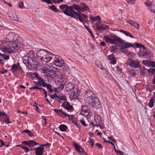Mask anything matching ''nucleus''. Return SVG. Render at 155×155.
Masks as SVG:
<instances>
[{
  "instance_id": "obj_1",
  "label": "nucleus",
  "mask_w": 155,
  "mask_h": 155,
  "mask_svg": "<svg viewBox=\"0 0 155 155\" xmlns=\"http://www.w3.org/2000/svg\"><path fill=\"white\" fill-rule=\"evenodd\" d=\"M6 39L8 40L7 42L5 45L1 48V50L8 54L18 51L21 45L18 35L13 33H10L6 36Z\"/></svg>"
},
{
  "instance_id": "obj_2",
  "label": "nucleus",
  "mask_w": 155,
  "mask_h": 155,
  "mask_svg": "<svg viewBox=\"0 0 155 155\" xmlns=\"http://www.w3.org/2000/svg\"><path fill=\"white\" fill-rule=\"evenodd\" d=\"M31 54L30 56L23 57L22 66L27 67L28 69L31 70H36L38 62L34 53Z\"/></svg>"
},
{
  "instance_id": "obj_3",
  "label": "nucleus",
  "mask_w": 155,
  "mask_h": 155,
  "mask_svg": "<svg viewBox=\"0 0 155 155\" xmlns=\"http://www.w3.org/2000/svg\"><path fill=\"white\" fill-rule=\"evenodd\" d=\"M74 84L71 83H68L66 86V90L67 91H70L71 94L69 98L71 100L76 99L79 95L78 89L74 88Z\"/></svg>"
},
{
  "instance_id": "obj_4",
  "label": "nucleus",
  "mask_w": 155,
  "mask_h": 155,
  "mask_svg": "<svg viewBox=\"0 0 155 155\" xmlns=\"http://www.w3.org/2000/svg\"><path fill=\"white\" fill-rule=\"evenodd\" d=\"M38 57L45 62H48L52 59V57L45 50H41L37 53Z\"/></svg>"
},
{
  "instance_id": "obj_5",
  "label": "nucleus",
  "mask_w": 155,
  "mask_h": 155,
  "mask_svg": "<svg viewBox=\"0 0 155 155\" xmlns=\"http://www.w3.org/2000/svg\"><path fill=\"white\" fill-rule=\"evenodd\" d=\"M74 7L73 5L69 7V15H68L71 17L74 18L75 19H77L78 18L79 21L81 22H84V20H82V17L81 16V15L78 12L74 11Z\"/></svg>"
},
{
  "instance_id": "obj_6",
  "label": "nucleus",
  "mask_w": 155,
  "mask_h": 155,
  "mask_svg": "<svg viewBox=\"0 0 155 155\" xmlns=\"http://www.w3.org/2000/svg\"><path fill=\"white\" fill-rule=\"evenodd\" d=\"M89 103L93 107L96 109L100 108L101 107V103L99 99L97 97H94L93 98L90 99Z\"/></svg>"
},
{
  "instance_id": "obj_7",
  "label": "nucleus",
  "mask_w": 155,
  "mask_h": 155,
  "mask_svg": "<svg viewBox=\"0 0 155 155\" xmlns=\"http://www.w3.org/2000/svg\"><path fill=\"white\" fill-rule=\"evenodd\" d=\"M54 64L57 66L61 67L64 64V61L58 56H56L54 58Z\"/></svg>"
},
{
  "instance_id": "obj_8",
  "label": "nucleus",
  "mask_w": 155,
  "mask_h": 155,
  "mask_svg": "<svg viewBox=\"0 0 155 155\" xmlns=\"http://www.w3.org/2000/svg\"><path fill=\"white\" fill-rule=\"evenodd\" d=\"M128 65L131 67L134 68H139L141 69V68L139 65L140 62L137 60H133L131 58L128 59Z\"/></svg>"
},
{
  "instance_id": "obj_9",
  "label": "nucleus",
  "mask_w": 155,
  "mask_h": 155,
  "mask_svg": "<svg viewBox=\"0 0 155 155\" xmlns=\"http://www.w3.org/2000/svg\"><path fill=\"white\" fill-rule=\"evenodd\" d=\"M94 120L97 127H99L101 129L103 128L102 120L101 117L98 114L95 115L94 117Z\"/></svg>"
},
{
  "instance_id": "obj_10",
  "label": "nucleus",
  "mask_w": 155,
  "mask_h": 155,
  "mask_svg": "<svg viewBox=\"0 0 155 155\" xmlns=\"http://www.w3.org/2000/svg\"><path fill=\"white\" fill-rule=\"evenodd\" d=\"M81 110L80 114L83 116L87 117L89 114L90 109L87 106L82 105Z\"/></svg>"
},
{
  "instance_id": "obj_11",
  "label": "nucleus",
  "mask_w": 155,
  "mask_h": 155,
  "mask_svg": "<svg viewBox=\"0 0 155 155\" xmlns=\"http://www.w3.org/2000/svg\"><path fill=\"white\" fill-rule=\"evenodd\" d=\"M73 6L75 10L77 11L78 12V13L81 15V16L82 17V20H84V22H86L87 20V18H88V17L85 15L82 14L80 12V5L78 6V5L75 4H73Z\"/></svg>"
},
{
  "instance_id": "obj_12",
  "label": "nucleus",
  "mask_w": 155,
  "mask_h": 155,
  "mask_svg": "<svg viewBox=\"0 0 155 155\" xmlns=\"http://www.w3.org/2000/svg\"><path fill=\"white\" fill-rule=\"evenodd\" d=\"M61 10H62L64 14L67 15H69V6L66 5H61L59 6Z\"/></svg>"
},
{
  "instance_id": "obj_13",
  "label": "nucleus",
  "mask_w": 155,
  "mask_h": 155,
  "mask_svg": "<svg viewBox=\"0 0 155 155\" xmlns=\"http://www.w3.org/2000/svg\"><path fill=\"white\" fill-rule=\"evenodd\" d=\"M22 143L25 144L26 146H28L29 148H31L33 147L35 145L38 144L34 140L23 141L22 142Z\"/></svg>"
},
{
  "instance_id": "obj_14",
  "label": "nucleus",
  "mask_w": 155,
  "mask_h": 155,
  "mask_svg": "<svg viewBox=\"0 0 155 155\" xmlns=\"http://www.w3.org/2000/svg\"><path fill=\"white\" fill-rule=\"evenodd\" d=\"M121 44L122 46V48H120V49H122V48H128L130 47H134V46L133 44H132L131 43H129L127 42H126L125 41L123 40L121 42Z\"/></svg>"
},
{
  "instance_id": "obj_15",
  "label": "nucleus",
  "mask_w": 155,
  "mask_h": 155,
  "mask_svg": "<svg viewBox=\"0 0 155 155\" xmlns=\"http://www.w3.org/2000/svg\"><path fill=\"white\" fill-rule=\"evenodd\" d=\"M8 15L9 18L12 20L18 21V19L15 12H10L8 13Z\"/></svg>"
},
{
  "instance_id": "obj_16",
  "label": "nucleus",
  "mask_w": 155,
  "mask_h": 155,
  "mask_svg": "<svg viewBox=\"0 0 155 155\" xmlns=\"http://www.w3.org/2000/svg\"><path fill=\"white\" fill-rule=\"evenodd\" d=\"M54 111L58 115L60 116H62V115H63L65 117L68 116L69 117L70 119V115L69 114H67L66 113H65L64 112L62 111L61 110H57L55 109H53Z\"/></svg>"
},
{
  "instance_id": "obj_17",
  "label": "nucleus",
  "mask_w": 155,
  "mask_h": 155,
  "mask_svg": "<svg viewBox=\"0 0 155 155\" xmlns=\"http://www.w3.org/2000/svg\"><path fill=\"white\" fill-rule=\"evenodd\" d=\"M128 23L130 24L131 26L134 27L137 29L139 28V25L134 21L132 20H129Z\"/></svg>"
},
{
  "instance_id": "obj_18",
  "label": "nucleus",
  "mask_w": 155,
  "mask_h": 155,
  "mask_svg": "<svg viewBox=\"0 0 155 155\" xmlns=\"http://www.w3.org/2000/svg\"><path fill=\"white\" fill-rule=\"evenodd\" d=\"M93 92L91 90H88L86 93L85 96L89 100V101L90 99L93 98L94 97L93 96Z\"/></svg>"
},
{
  "instance_id": "obj_19",
  "label": "nucleus",
  "mask_w": 155,
  "mask_h": 155,
  "mask_svg": "<svg viewBox=\"0 0 155 155\" xmlns=\"http://www.w3.org/2000/svg\"><path fill=\"white\" fill-rule=\"evenodd\" d=\"M66 82L64 81H62L59 83V86L57 87L58 92L61 91L64 88Z\"/></svg>"
},
{
  "instance_id": "obj_20",
  "label": "nucleus",
  "mask_w": 155,
  "mask_h": 155,
  "mask_svg": "<svg viewBox=\"0 0 155 155\" xmlns=\"http://www.w3.org/2000/svg\"><path fill=\"white\" fill-rule=\"evenodd\" d=\"M97 28L98 31L100 32L101 33L104 29H108L109 27L108 26L104 25L100 26H97Z\"/></svg>"
},
{
  "instance_id": "obj_21",
  "label": "nucleus",
  "mask_w": 155,
  "mask_h": 155,
  "mask_svg": "<svg viewBox=\"0 0 155 155\" xmlns=\"http://www.w3.org/2000/svg\"><path fill=\"white\" fill-rule=\"evenodd\" d=\"M80 11L84 12L89 9V7L84 3H81L80 4Z\"/></svg>"
},
{
  "instance_id": "obj_22",
  "label": "nucleus",
  "mask_w": 155,
  "mask_h": 155,
  "mask_svg": "<svg viewBox=\"0 0 155 155\" xmlns=\"http://www.w3.org/2000/svg\"><path fill=\"white\" fill-rule=\"evenodd\" d=\"M62 105L64 108L67 109L72 110L73 108V106L70 105L67 102H63L62 103Z\"/></svg>"
},
{
  "instance_id": "obj_23",
  "label": "nucleus",
  "mask_w": 155,
  "mask_h": 155,
  "mask_svg": "<svg viewBox=\"0 0 155 155\" xmlns=\"http://www.w3.org/2000/svg\"><path fill=\"white\" fill-rule=\"evenodd\" d=\"M96 17L97 18H96V17H94L93 18L91 17H90L89 18L91 22L93 23L94 21H96L97 20H98V23L99 24L101 23V21L100 17L99 16H97Z\"/></svg>"
},
{
  "instance_id": "obj_24",
  "label": "nucleus",
  "mask_w": 155,
  "mask_h": 155,
  "mask_svg": "<svg viewBox=\"0 0 155 155\" xmlns=\"http://www.w3.org/2000/svg\"><path fill=\"white\" fill-rule=\"evenodd\" d=\"M35 148L36 149L35 154L37 155H41L42 154L44 150L43 148L39 147Z\"/></svg>"
},
{
  "instance_id": "obj_25",
  "label": "nucleus",
  "mask_w": 155,
  "mask_h": 155,
  "mask_svg": "<svg viewBox=\"0 0 155 155\" xmlns=\"http://www.w3.org/2000/svg\"><path fill=\"white\" fill-rule=\"evenodd\" d=\"M46 76L51 78H54L56 76V72L54 70H52L48 72L45 74Z\"/></svg>"
},
{
  "instance_id": "obj_26",
  "label": "nucleus",
  "mask_w": 155,
  "mask_h": 155,
  "mask_svg": "<svg viewBox=\"0 0 155 155\" xmlns=\"http://www.w3.org/2000/svg\"><path fill=\"white\" fill-rule=\"evenodd\" d=\"M110 37L113 38L114 41L116 43V41H118L121 44V42L123 41V40H122L119 37L115 35H111Z\"/></svg>"
},
{
  "instance_id": "obj_27",
  "label": "nucleus",
  "mask_w": 155,
  "mask_h": 155,
  "mask_svg": "<svg viewBox=\"0 0 155 155\" xmlns=\"http://www.w3.org/2000/svg\"><path fill=\"white\" fill-rule=\"evenodd\" d=\"M74 146L75 150L79 152H80L82 150V149H83L81 146L76 142L74 143Z\"/></svg>"
},
{
  "instance_id": "obj_28",
  "label": "nucleus",
  "mask_w": 155,
  "mask_h": 155,
  "mask_svg": "<svg viewBox=\"0 0 155 155\" xmlns=\"http://www.w3.org/2000/svg\"><path fill=\"white\" fill-rule=\"evenodd\" d=\"M120 31L124 34L126 36H129V37L132 38H133L134 37L133 36L129 33V32H127L126 31L124 30H120Z\"/></svg>"
},
{
  "instance_id": "obj_29",
  "label": "nucleus",
  "mask_w": 155,
  "mask_h": 155,
  "mask_svg": "<svg viewBox=\"0 0 155 155\" xmlns=\"http://www.w3.org/2000/svg\"><path fill=\"white\" fill-rule=\"evenodd\" d=\"M18 64H13L11 68V70L14 73L18 69Z\"/></svg>"
},
{
  "instance_id": "obj_30",
  "label": "nucleus",
  "mask_w": 155,
  "mask_h": 155,
  "mask_svg": "<svg viewBox=\"0 0 155 155\" xmlns=\"http://www.w3.org/2000/svg\"><path fill=\"white\" fill-rule=\"evenodd\" d=\"M59 129L62 131L64 132L66 130V129L67 128V126L64 125L62 124L59 126Z\"/></svg>"
},
{
  "instance_id": "obj_31",
  "label": "nucleus",
  "mask_w": 155,
  "mask_h": 155,
  "mask_svg": "<svg viewBox=\"0 0 155 155\" xmlns=\"http://www.w3.org/2000/svg\"><path fill=\"white\" fill-rule=\"evenodd\" d=\"M22 132L27 133L28 135L30 137H33L34 136V134L32 133L31 131L28 130H24Z\"/></svg>"
},
{
  "instance_id": "obj_32",
  "label": "nucleus",
  "mask_w": 155,
  "mask_h": 155,
  "mask_svg": "<svg viewBox=\"0 0 155 155\" xmlns=\"http://www.w3.org/2000/svg\"><path fill=\"white\" fill-rule=\"evenodd\" d=\"M154 104V98L152 97L150 100L149 103V106L150 107L152 108Z\"/></svg>"
},
{
  "instance_id": "obj_33",
  "label": "nucleus",
  "mask_w": 155,
  "mask_h": 155,
  "mask_svg": "<svg viewBox=\"0 0 155 155\" xmlns=\"http://www.w3.org/2000/svg\"><path fill=\"white\" fill-rule=\"evenodd\" d=\"M49 8L50 9H51L55 12H60L59 10H57V8L54 5H52L51 6H50Z\"/></svg>"
},
{
  "instance_id": "obj_34",
  "label": "nucleus",
  "mask_w": 155,
  "mask_h": 155,
  "mask_svg": "<svg viewBox=\"0 0 155 155\" xmlns=\"http://www.w3.org/2000/svg\"><path fill=\"white\" fill-rule=\"evenodd\" d=\"M22 148L23 149V150H25V152L26 153L28 152L30 150H35V148H33V149L31 148V149H29L27 147L25 146H23L22 147Z\"/></svg>"
},
{
  "instance_id": "obj_35",
  "label": "nucleus",
  "mask_w": 155,
  "mask_h": 155,
  "mask_svg": "<svg viewBox=\"0 0 155 155\" xmlns=\"http://www.w3.org/2000/svg\"><path fill=\"white\" fill-rule=\"evenodd\" d=\"M58 98L60 100L63 101H64L67 100V98L64 95L60 94L58 96Z\"/></svg>"
},
{
  "instance_id": "obj_36",
  "label": "nucleus",
  "mask_w": 155,
  "mask_h": 155,
  "mask_svg": "<svg viewBox=\"0 0 155 155\" xmlns=\"http://www.w3.org/2000/svg\"><path fill=\"white\" fill-rule=\"evenodd\" d=\"M39 86L41 87V85H42L43 87H47L49 85V84H47L45 83V81H43L42 82H41L40 81H38Z\"/></svg>"
},
{
  "instance_id": "obj_37",
  "label": "nucleus",
  "mask_w": 155,
  "mask_h": 155,
  "mask_svg": "<svg viewBox=\"0 0 155 155\" xmlns=\"http://www.w3.org/2000/svg\"><path fill=\"white\" fill-rule=\"evenodd\" d=\"M128 73L130 75L132 76H134L136 74V73L135 72V71H134V69H131L129 70L128 71Z\"/></svg>"
},
{
  "instance_id": "obj_38",
  "label": "nucleus",
  "mask_w": 155,
  "mask_h": 155,
  "mask_svg": "<svg viewBox=\"0 0 155 155\" xmlns=\"http://www.w3.org/2000/svg\"><path fill=\"white\" fill-rule=\"evenodd\" d=\"M46 70L45 71V73L46 74V73H48V72H49L51 71V70H53V68L52 67H50L49 66H47L46 67Z\"/></svg>"
},
{
  "instance_id": "obj_39",
  "label": "nucleus",
  "mask_w": 155,
  "mask_h": 155,
  "mask_svg": "<svg viewBox=\"0 0 155 155\" xmlns=\"http://www.w3.org/2000/svg\"><path fill=\"white\" fill-rule=\"evenodd\" d=\"M7 116H5L4 121L6 124H8L12 123V122L9 121V118L7 117Z\"/></svg>"
},
{
  "instance_id": "obj_40",
  "label": "nucleus",
  "mask_w": 155,
  "mask_h": 155,
  "mask_svg": "<svg viewBox=\"0 0 155 155\" xmlns=\"http://www.w3.org/2000/svg\"><path fill=\"white\" fill-rule=\"evenodd\" d=\"M46 88L51 93H52L53 92V91L51 88V86L49 84L48 85Z\"/></svg>"
},
{
  "instance_id": "obj_41",
  "label": "nucleus",
  "mask_w": 155,
  "mask_h": 155,
  "mask_svg": "<svg viewBox=\"0 0 155 155\" xmlns=\"http://www.w3.org/2000/svg\"><path fill=\"white\" fill-rule=\"evenodd\" d=\"M147 71L149 73L155 75V68H150Z\"/></svg>"
},
{
  "instance_id": "obj_42",
  "label": "nucleus",
  "mask_w": 155,
  "mask_h": 155,
  "mask_svg": "<svg viewBox=\"0 0 155 155\" xmlns=\"http://www.w3.org/2000/svg\"><path fill=\"white\" fill-rule=\"evenodd\" d=\"M0 55L3 57L5 60H8L9 59V57L8 55H7L5 54H0Z\"/></svg>"
},
{
  "instance_id": "obj_43",
  "label": "nucleus",
  "mask_w": 155,
  "mask_h": 155,
  "mask_svg": "<svg viewBox=\"0 0 155 155\" xmlns=\"http://www.w3.org/2000/svg\"><path fill=\"white\" fill-rule=\"evenodd\" d=\"M142 55L143 56H148L149 57H150V55L148 52L147 51H144L142 53Z\"/></svg>"
},
{
  "instance_id": "obj_44",
  "label": "nucleus",
  "mask_w": 155,
  "mask_h": 155,
  "mask_svg": "<svg viewBox=\"0 0 155 155\" xmlns=\"http://www.w3.org/2000/svg\"><path fill=\"white\" fill-rule=\"evenodd\" d=\"M39 83L38 82H37L36 83L35 86H34V87H32L31 88H29L30 89H38V86L39 85Z\"/></svg>"
},
{
  "instance_id": "obj_45",
  "label": "nucleus",
  "mask_w": 155,
  "mask_h": 155,
  "mask_svg": "<svg viewBox=\"0 0 155 155\" xmlns=\"http://www.w3.org/2000/svg\"><path fill=\"white\" fill-rule=\"evenodd\" d=\"M63 70L68 72L70 71L69 67L68 65H65L63 68Z\"/></svg>"
},
{
  "instance_id": "obj_46",
  "label": "nucleus",
  "mask_w": 155,
  "mask_h": 155,
  "mask_svg": "<svg viewBox=\"0 0 155 155\" xmlns=\"http://www.w3.org/2000/svg\"><path fill=\"white\" fill-rule=\"evenodd\" d=\"M107 57L110 60L116 59L114 57V55L113 54H112L108 56Z\"/></svg>"
},
{
  "instance_id": "obj_47",
  "label": "nucleus",
  "mask_w": 155,
  "mask_h": 155,
  "mask_svg": "<svg viewBox=\"0 0 155 155\" xmlns=\"http://www.w3.org/2000/svg\"><path fill=\"white\" fill-rule=\"evenodd\" d=\"M94 140L93 139H89V142L91 146V147H92L94 144Z\"/></svg>"
},
{
  "instance_id": "obj_48",
  "label": "nucleus",
  "mask_w": 155,
  "mask_h": 155,
  "mask_svg": "<svg viewBox=\"0 0 155 155\" xmlns=\"http://www.w3.org/2000/svg\"><path fill=\"white\" fill-rule=\"evenodd\" d=\"M18 6L20 8H24V6L23 5V2H21L18 3Z\"/></svg>"
},
{
  "instance_id": "obj_49",
  "label": "nucleus",
  "mask_w": 155,
  "mask_h": 155,
  "mask_svg": "<svg viewBox=\"0 0 155 155\" xmlns=\"http://www.w3.org/2000/svg\"><path fill=\"white\" fill-rule=\"evenodd\" d=\"M48 96H50V97L52 99H54L56 97H57L58 98V96L57 94H55L54 95H51L50 94H48Z\"/></svg>"
},
{
  "instance_id": "obj_50",
  "label": "nucleus",
  "mask_w": 155,
  "mask_h": 155,
  "mask_svg": "<svg viewBox=\"0 0 155 155\" xmlns=\"http://www.w3.org/2000/svg\"><path fill=\"white\" fill-rule=\"evenodd\" d=\"M104 38L105 39V40L106 41L107 43L110 42V38H109V37H108L107 36H104Z\"/></svg>"
},
{
  "instance_id": "obj_51",
  "label": "nucleus",
  "mask_w": 155,
  "mask_h": 155,
  "mask_svg": "<svg viewBox=\"0 0 155 155\" xmlns=\"http://www.w3.org/2000/svg\"><path fill=\"white\" fill-rule=\"evenodd\" d=\"M79 153L81 155H87V153L85 151L84 149H82V150Z\"/></svg>"
},
{
  "instance_id": "obj_52",
  "label": "nucleus",
  "mask_w": 155,
  "mask_h": 155,
  "mask_svg": "<svg viewBox=\"0 0 155 155\" xmlns=\"http://www.w3.org/2000/svg\"><path fill=\"white\" fill-rule=\"evenodd\" d=\"M110 49L111 50V51L112 52H116V50L117 49L114 46H111L110 47Z\"/></svg>"
},
{
  "instance_id": "obj_53",
  "label": "nucleus",
  "mask_w": 155,
  "mask_h": 155,
  "mask_svg": "<svg viewBox=\"0 0 155 155\" xmlns=\"http://www.w3.org/2000/svg\"><path fill=\"white\" fill-rule=\"evenodd\" d=\"M80 122L81 123L82 125L84 126H86L87 125L85 124V122L83 119H81L80 120Z\"/></svg>"
},
{
  "instance_id": "obj_54",
  "label": "nucleus",
  "mask_w": 155,
  "mask_h": 155,
  "mask_svg": "<svg viewBox=\"0 0 155 155\" xmlns=\"http://www.w3.org/2000/svg\"><path fill=\"white\" fill-rule=\"evenodd\" d=\"M7 116V114H6L5 112L4 111H0V117L2 116Z\"/></svg>"
},
{
  "instance_id": "obj_55",
  "label": "nucleus",
  "mask_w": 155,
  "mask_h": 155,
  "mask_svg": "<svg viewBox=\"0 0 155 155\" xmlns=\"http://www.w3.org/2000/svg\"><path fill=\"white\" fill-rule=\"evenodd\" d=\"M95 145L97 147L99 148V149H102L103 148L102 146L99 143H97L95 144Z\"/></svg>"
},
{
  "instance_id": "obj_56",
  "label": "nucleus",
  "mask_w": 155,
  "mask_h": 155,
  "mask_svg": "<svg viewBox=\"0 0 155 155\" xmlns=\"http://www.w3.org/2000/svg\"><path fill=\"white\" fill-rule=\"evenodd\" d=\"M116 63V61L115 59L111 60V61H110V63L111 64H114Z\"/></svg>"
},
{
  "instance_id": "obj_57",
  "label": "nucleus",
  "mask_w": 155,
  "mask_h": 155,
  "mask_svg": "<svg viewBox=\"0 0 155 155\" xmlns=\"http://www.w3.org/2000/svg\"><path fill=\"white\" fill-rule=\"evenodd\" d=\"M42 1L43 2H46L48 4H52V2H51V0H42Z\"/></svg>"
},
{
  "instance_id": "obj_58",
  "label": "nucleus",
  "mask_w": 155,
  "mask_h": 155,
  "mask_svg": "<svg viewBox=\"0 0 155 155\" xmlns=\"http://www.w3.org/2000/svg\"><path fill=\"white\" fill-rule=\"evenodd\" d=\"M128 3L130 4H134L135 3L134 0H127Z\"/></svg>"
},
{
  "instance_id": "obj_59",
  "label": "nucleus",
  "mask_w": 155,
  "mask_h": 155,
  "mask_svg": "<svg viewBox=\"0 0 155 155\" xmlns=\"http://www.w3.org/2000/svg\"><path fill=\"white\" fill-rule=\"evenodd\" d=\"M145 4L148 7H150L151 6V4L150 2H145Z\"/></svg>"
},
{
  "instance_id": "obj_60",
  "label": "nucleus",
  "mask_w": 155,
  "mask_h": 155,
  "mask_svg": "<svg viewBox=\"0 0 155 155\" xmlns=\"http://www.w3.org/2000/svg\"><path fill=\"white\" fill-rule=\"evenodd\" d=\"M150 65L153 67H155V63L153 61H150Z\"/></svg>"
},
{
  "instance_id": "obj_61",
  "label": "nucleus",
  "mask_w": 155,
  "mask_h": 155,
  "mask_svg": "<svg viewBox=\"0 0 155 155\" xmlns=\"http://www.w3.org/2000/svg\"><path fill=\"white\" fill-rule=\"evenodd\" d=\"M142 45L138 43H136V46L137 48H140L141 47Z\"/></svg>"
},
{
  "instance_id": "obj_62",
  "label": "nucleus",
  "mask_w": 155,
  "mask_h": 155,
  "mask_svg": "<svg viewBox=\"0 0 155 155\" xmlns=\"http://www.w3.org/2000/svg\"><path fill=\"white\" fill-rule=\"evenodd\" d=\"M0 143H1L0 148L2 147L3 145H5L4 142L1 140H0Z\"/></svg>"
},
{
  "instance_id": "obj_63",
  "label": "nucleus",
  "mask_w": 155,
  "mask_h": 155,
  "mask_svg": "<svg viewBox=\"0 0 155 155\" xmlns=\"http://www.w3.org/2000/svg\"><path fill=\"white\" fill-rule=\"evenodd\" d=\"M108 138L110 140H111L112 141H113V142H114V141L115 140L114 139V138H113V137H112L111 136L110 137H108Z\"/></svg>"
},
{
  "instance_id": "obj_64",
  "label": "nucleus",
  "mask_w": 155,
  "mask_h": 155,
  "mask_svg": "<svg viewBox=\"0 0 155 155\" xmlns=\"http://www.w3.org/2000/svg\"><path fill=\"white\" fill-rule=\"evenodd\" d=\"M147 89L148 91H149L150 92H151L152 91V89L151 88L150 86L149 85H147Z\"/></svg>"
}]
</instances>
